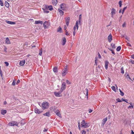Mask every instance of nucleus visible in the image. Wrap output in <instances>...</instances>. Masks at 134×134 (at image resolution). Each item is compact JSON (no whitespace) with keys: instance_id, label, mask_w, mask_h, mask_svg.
<instances>
[{"instance_id":"12","label":"nucleus","mask_w":134,"mask_h":134,"mask_svg":"<svg viewBox=\"0 0 134 134\" xmlns=\"http://www.w3.org/2000/svg\"><path fill=\"white\" fill-rule=\"evenodd\" d=\"M6 23H7L8 24H10L11 25H14L15 24V22L13 21H10L7 20H6Z\"/></svg>"},{"instance_id":"63","label":"nucleus","mask_w":134,"mask_h":134,"mask_svg":"<svg viewBox=\"0 0 134 134\" xmlns=\"http://www.w3.org/2000/svg\"><path fill=\"white\" fill-rule=\"evenodd\" d=\"M75 33H76L75 31H74L73 32V35L74 36H75Z\"/></svg>"},{"instance_id":"22","label":"nucleus","mask_w":134,"mask_h":134,"mask_svg":"<svg viewBox=\"0 0 134 134\" xmlns=\"http://www.w3.org/2000/svg\"><path fill=\"white\" fill-rule=\"evenodd\" d=\"M58 10L59 12L60 13V14H61V16H63L64 15V12L63 11H62V10H61L59 9H58Z\"/></svg>"},{"instance_id":"17","label":"nucleus","mask_w":134,"mask_h":134,"mask_svg":"<svg viewBox=\"0 0 134 134\" xmlns=\"http://www.w3.org/2000/svg\"><path fill=\"white\" fill-rule=\"evenodd\" d=\"M43 23V22L42 21H35V23L36 24H42Z\"/></svg>"},{"instance_id":"43","label":"nucleus","mask_w":134,"mask_h":134,"mask_svg":"<svg viewBox=\"0 0 134 134\" xmlns=\"http://www.w3.org/2000/svg\"><path fill=\"white\" fill-rule=\"evenodd\" d=\"M0 74L1 75V76H2V72L1 70V66H0Z\"/></svg>"},{"instance_id":"40","label":"nucleus","mask_w":134,"mask_h":134,"mask_svg":"<svg viewBox=\"0 0 134 134\" xmlns=\"http://www.w3.org/2000/svg\"><path fill=\"white\" fill-rule=\"evenodd\" d=\"M111 89L114 91L116 92L115 87L114 86H112L111 87Z\"/></svg>"},{"instance_id":"62","label":"nucleus","mask_w":134,"mask_h":134,"mask_svg":"<svg viewBox=\"0 0 134 134\" xmlns=\"http://www.w3.org/2000/svg\"><path fill=\"white\" fill-rule=\"evenodd\" d=\"M66 29H67V27H66V25H64V29L65 30H66Z\"/></svg>"},{"instance_id":"46","label":"nucleus","mask_w":134,"mask_h":134,"mask_svg":"<svg viewBox=\"0 0 134 134\" xmlns=\"http://www.w3.org/2000/svg\"><path fill=\"white\" fill-rule=\"evenodd\" d=\"M121 73L122 74H123L124 73V71L123 70V68L122 67L121 69Z\"/></svg>"},{"instance_id":"34","label":"nucleus","mask_w":134,"mask_h":134,"mask_svg":"<svg viewBox=\"0 0 134 134\" xmlns=\"http://www.w3.org/2000/svg\"><path fill=\"white\" fill-rule=\"evenodd\" d=\"M75 26V27H76L77 29L78 30L79 27V26L78 22L77 20L76 22V24Z\"/></svg>"},{"instance_id":"56","label":"nucleus","mask_w":134,"mask_h":134,"mask_svg":"<svg viewBox=\"0 0 134 134\" xmlns=\"http://www.w3.org/2000/svg\"><path fill=\"white\" fill-rule=\"evenodd\" d=\"M98 57L99 58H101V56L100 55L99 53V52H98Z\"/></svg>"},{"instance_id":"53","label":"nucleus","mask_w":134,"mask_h":134,"mask_svg":"<svg viewBox=\"0 0 134 134\" xmlns=\"http://www.w3.org/2000/svg\"><path fill=\"white\" fill-rule=\"evenodd\" d=\"M61 9H62V10H65L66 9V7H64L63 8H61Z\"/></svg>"},{"instance_id":"59","label":"nucleus","mask_w":134,"mask_h":134,"mask_svg":"<svg viewBox=\"0 0 134 134\" xmlns=\"http://www.w3.org/2000/svg\"><path fill=\"white\" fill-rule=\"evenodd\" d=\"M88 111L89 113H91L92 111V109H89L88 110Z\"/></svg>"},{"instance_id":"25","label":"nucleus","mask_w":134,"mask_h":134,"mask_svg":"<svg viewBox=\"0 0 134 134\" xmlns=\"http://www.w3.org/2000/svg\"><path fill=\"white\" fill-rule=\"evenodd\" d=\"M66 22H69L70 20V18L69 17H66L65 19Z\"/></svg>"},{"instance_id":"39","label":"nucleus","mask_w":134,"mask_h":134,"mask_svg":"<svg viewBox=\"0 0 134 134\" xmlns=\"http://www.w3.org/2000/svg\"><path fill=\"white\" fill-rule=\"evenodd\" d=\"M122 1H119V7H121V5H122Z\"/></svg>"},{"instance_id":"29","label":"nucleus","mask_w":134,"mask_h":134,"mask_svg":"<svg viewBox=\"0 0 134 134\" xmlns=\"http://www.w3.org/2000/svg\"><path fill=\"white\" fill-rule=\"evenodd\" d=\"M107 120V118H105L103 120V125L106 122Z\"/></svg>"},{"instance_id":"58","label":"nucleus","mask_w":134,"mask_h":134,"mask_svg":"<svg viewBox=\"0 0 134 134\" xmlns=\"http://www.w3.org/2000/svg\"><path fill=\"white\" fill-rule=\"evenodd\" d=\"M65 32H66L65 35H68L69 34L68 33V32L66 30Z\"/></svg>"},{"instance_id":"26","label":"nucleus","mask_w":134,"mask_h":134,"mask_svg":"<svg viewBox=\"0 0 134 134\" xmlns=\"http://www.w3.org/2000/svg\"><path fill=\"white\" fill-rule=\"evenodd\" d=\"M5 7L8 8L9 7V4L7 1H5Z\"/></svg>"},{"instance_id":"10","label":"nucleus","mask_w":134,"mask_h":134,"mask_svg":"<svg viewBox=\"0 0 134 134\" xmlns=\"http://www.w3.org/2000/svg\"><path fill=\"white\" fill-rule=\"evenodd\" d=\"M128 100L127 99H126V103H128ZM129 104H130V105H132V102H130ZM133 108V105H129L128 107V108Z\"/></svg>"},{"instance_id":"15","label":"nucleus","mask_w":134,"mask_h":134,"mask_svg":"<svg viewBox=\"0 0 134 134\" xmlns=\"http://www.w3.org/2000/svg\"><path fill=\"white\" fill-rule=\"evenodd\" d=\"M81 127H84L85 128V120H82V122H81Z\"/></svg>"},{"instance_id":"48","label":"nucleus","mask_w":134,"mask_h":134,"mask_svg":"<svg viewBox=\"0 0 134 134\" xmlns=\"http://www.w3.org/2000/svg\"><path fill=\"white\" fill-rule=\"evenodd\" d=\"M67 66L66 65V66L64 68V71H67Z\"/></svg>"},{"instance_id":"8","label":"nucleus","mask_w":134,"mask_h":134,"mask_svg":"<svg viewBox=\"0 0 134 134\" xmlns=\"http://www.w3.org/2000/svg\"><path fill=\"white\" fill-rule=\"evenodd\" d=\"M34 110L35 112L36 113H37L38 114H40L42 112V111L39 110L37 108H35Z\"/></svg>"},{"instance_id":"6","label":"nucleus","mask_w":134,"mask_h":134,"mask_svg":"<svg viewBox=\"0 0 134 134\" xmlns=\"http://www.w3.org/2000/svg\"><path fill=\"white\" fill-rule=\"evenodd\" d=\"M55 113L56 115L60 118H62V117L61 115L60 112L59 110H57L55 111Z\"/></svg>"},{"instance_id":"9","label":"nucleus","mask_w":134,"mask_h":134,"mask_svg":"<svg viewBox=\"0 0 134 134\" xmlns=\"http://www.w3.org/2000/svg\"><path fill=\"white\" fill-rule=\"evenodd\" d=\"M108 41L109 42H110L112 40V36L111 34H110L108 37Z\"/></svg>"},{"instance_id":"23","label":"nucleus","mask_w":134,"mask_h":134,"mask_svg":"<svg viewBox=\"0 0 134 134\" xmlns=\"http://www.w3.org/2000/svg\"><path fill=\"white\" fill-rule=\"evenodd\" d=\"M57 32H62V31L61 28L59 26L58 28V29L57 30Z\"/></svg>"},{"instance_id":"64","label":"nucleus","mask_w":134,"mask_h":134,"mask_svg":"<svg viewBox=\"0 0 134 134\" xmlns=\"http://www.w3.org/2000/svg\"><path fill=\"white\" fill-rule=\"evenodd\" d=\"M131 57L132 58L134 59V55H131Z\"/></svg>"},{"instance_id":"11","label":"nucleus","mask_w":134,"mask_h":134,"mask_svg":"<svg viewBox=\"0 0 134 134\" xmlns=\"http://www.w3.org/2000/svg\"><path fill=\"white\" fill-rule=\"evenodd\" d=\"M109 63L108 62L107 60H106L105 62V67L106 70H107L108 68V64Z\"/></svg>"},{"instance_id":"54","label":"nucleus","mask_w":134,"mask_h":134,"mask_svg":"<svg viewBox=\"0 0 134 134\" xmlns=\"http://www.w3.org/2000/svg\"><path fill=\"white\" fill-rule=\"evenodd\" d=\"M20 80L19 79H18L17 80V81L16 82V84L18 85V83H20Z\"/></svg>"},{"instance_id":"61","label":"nucleus","mask_w":134,"mask_h":134,"mask_svg":"<svg viewBox=\"0 0 134 134\" xmlns=\"http://www.w3.org/2000/svg\"><path fill=\"white\" fill-rule=\"evenodd\" d=\"M7 48H6V47H4V50L5 52H7Z\"/></svg>"},{"instance_id":"37","label":"nucleus","mask_w":134,"mask_h":134,"mask_svg":"<svg viewBox=\"0 0 134 134\" xmlns=\"http://www.w3.org/2000/svg\"><path fill=\"white\" fill-rule=\"evenodd\" d=\"M111 46L112 48H116L115 44L113 43H111Z\"/></svg>"},{"instance_id":"52","label":"nucleus","mask_w":134,"mask_h":134,"mask_svg":"<svg viewBox=\"0 0 134 134\" xmlns=\"http://www.w3.org/2000/svg\"><path fill=\"white\" fill-rule=\"evenodd\" d=\"M61 9H62V10H65L66 9V7H64L63 8H61Z\"/></svg>"},{"instance_id":"27","label":"nucleus","mask_w":134,"mask_h":134,"mask_svg":"<svg viewBox=\"0 0 134 134\" xmlns=\"http://www.w3.org/2000/svg\"><path fill=\"white\" fill-rule=\"evenodd\" d=\"M53 71L55 72H57L58 70V68L57 67H54L53 69Z\"/></svg>"},{"instance_id":"42","label":"nucleus","mask_w":134,"mask_h":134,"mask_svg":"<svg viewBox=\"0 0 134 134\" xmlns=\"http://www.w3.org/2000/svg\"><path fill=\"white\" fill-rule=\"evenodd\" d=\"M0 4L2 6L3 5V4L2 0H0Z\"/></svg>"},{"instance_id":"31","label":"nucleus","mask_w":134,"mask_h":134,"mask_svg":"<svg viewBox=\"0 0 134 134\" xmlns=\"http://www.w3.org/2000/svg\"><path fill=\"white\" fill-rule=\"evenodd\" d=\"M47 23H48V22L47 21H46L43 24V25L44 26V29H46L47 28V26L46 25H45V24H46Z\"/></svg>"},{"instance_id":"60","label":"nucleus","mask_w":134,"mask_h":134,"mask_svg":"<svg viewBox=\"0 0 134 134\" xmlns=\"http://www.w3.org/2000/svg\"><path fill=\"white\" fill-rule=\"evenodd\" d=\"M66 25L67 26H68L69 22H66Z\"/></svg>"},{"instance_id":"45","label":"nucleus","mask_w":134,"mask_h":134,"mask_svg":"<svg viewBox=\"0 0 134 134\" xmlns=\"http://www.w3.org/2000/svg\"><path fill=\"white\" fill-rule=\"evenodd\" d=\"M116 100L118 102H122L121 100H120L119 98H118L116 99Z\"/></svg>"},{"instance_id":"3","label":"nucleus","mask_w":134,"mask_h":134,"mask_svg":"<svg viewBox=\"0 0 134 134\" xmlns=\"http://www.w3.org/2000/svg\"><path fill=\"white\" fill-rule=\"evenodd\" d=\"M42 9L44 13H48L49 12V11H48V9L47 8V5H46L43 6Z\"/></svg>"},{"instance_id":"2","label":"nucleus","mask_w":134,"mask_h":134,"mask_svg":"<svg viewBox=\"0 0 134 134\" xmlns=\"http://www.w3.org/2000/svg\"><path fill=\"white\" fill-rule=\"evenodd\" d=\"M66 88V84L65 82H63L62 84L60 90L63 92Z\"/></svg>"},{"instance_id":"36","label":"nucleus","mask_w":134,"mask_h":134,"mask_svg":"<svg viewBox=\"0 0 134 134\" xmlns=\"http://www.w3.org/2000/svg\"><path fill=\"white\" fill-rule=\"evenodd\" d=\"M121 49V47L120 46H118L116 48V50L117 51H119Z\"/></svg>"},{"instance_id":"33","label":"nucleus","mask_w":134,"mask_h":134,"mask_svg":"<svg viewBox=\"0 0 134 134\" xmlns=\"http://www.w3.org/2000/svg\"><path fill=\"white\" fill-rule=\"evenodd\" d=\"M119 90L120 91V95L122 96H123L124 95V93L120 89H119Z\"/></svg>"},{"instance_id":"16","label":"nucleus","mask_w":134,"mask_h":134,"mask_svg":"<svg viewBox=\"0 0 134 134\" xmlns=\"http://www.w3.org/2000/svg\"><path fill=\"white\" fill-rule=\"evenodd\" d=\"M43 115L44 116H47L48 117L50 116L51 115L49 112H47L43 114Z\"/></svg>"},{"instance_id":"24","label":"nucleus","mask_w":134,"mask_h":134,"mask_svg":"<svg viewBox=\"0 0 134 134\" xmlns=\"http://www.w3.org/2000/svg\"><path fill=\"white\" fill-rule=\"evenodd\" d=\"M52 4L53 5H56L57 4V0H52Z\"/></svg>"},{"instance_id":"47","label":"nucleus","mask_w":134,"mask_h":134,"mask_svg":"<svg viewBox=\"0 0 134 134\" xmlns=\"http://www.w3.org/2000/svg\"><path fill=\"white\" fill-rule=\"evenodd\" d=\"M66 83L68 84L69 85L71 84V83L68 80H67L66 81Z\"/></svg>"},{"instance_id":"1","label":"nucleus","mask_w":134,"mask_h":134,"mask_svg":"<svg viewBox=\"0 0 134 134\" xmlns=\"http://www.w3.org/2000/svg\"><path fill=\"white\" fill-rule=\"evenodd\" d=\"M18 124L17 121H12L9 122L8 123V125L10 126H14V125L18 126Z\"/></svg>"},{"instance_id":"20","label":"nucleus","mask_w":134,"mask_h":134,"mask_svg":"<svg viewBox=\"0 0 134 134\" xmlns=\"http://www.w3.org/2000/svg\"><path fill=\"white\" fill-rule=\"evenodd\" d=\"M126 76V78H127V79L130 81V80H131L132 81H133V80H132V79H131V78L130 77V76H129L128 74H127Z\"/></svg>"},{"instance_id":"50","label":"nucleus","mask_w":134,"mask_h":134,"mask_svg":"<svg viewBox=\"0 0 134 134\" xmlns=\"http://www.w3.org/2000/svg\"><path fill=\"white\" fill-rule=\"evenodd\" d=\"M4 63L6 66H7L9 65V64L8 62H4Z\"/></svg>"},{"instance_id":"57","label":"nucleus","mask_w":134,"mask_h":134,"mask_svg":"<svg viewBox=\"0 0 134 134\" xmlns=\"http://www.w3.org/2000/svg\"><path fill=\"white\" fill-rule=\"evenodd\" d=\"M126 25V22H125L122 25V26L123 27H124Z\"/></svg>"},{"instance_id":"38","label":"nucleus","mask_w":134,"mask_h":134,"mask_svg":"<svg viewBox=\"0 0 134 134\" xmlns=\"http://www.w3.org/2000/svg\"><path fill=\"white\" fill-rule=\"evenodd\" d=\"M42 52V48H41V49H40V50L39 55H41Z\"/></svg>"},{"instance_id":"41","label":"nucleus","mask_w":134,"mask_h":134,"mask_svg":"<svg viewBox=\"0 0 134 134\" xmlns=\"http://www.w3.org/2000/svg\"><path fill=\"white\" fill-rule=\"evenodd\" d=\"M16 80L15 79L13 81V82L12 83V85H13V86H14L15 85V83H16Z\"/></svg>"},{"instance_id":"4","label":"nucleus","mask_w":134,"mask_h":134,"mask_svg":"<svg viewBox=\"0 0 134 134\" xmlns=\"http://www.w3.org/2000/svg\"><path fill=\"white\" fill-rule=\"evenodd\" d=\"M62 92L60 90L58 92H54V94L55 96L56 97H60L62 96V95L61 94V93Z\"/></svg>"},{"instance_id":"51","label":"nucleus","mask_w":134,"mask_h":134,"mask_svg":"<svg viewBox=\"0 0 134 134\" xmlns=\"http://www.w3.org/2000/svg\"><path fill=\"white\" fill-rule=\"evenodd\" d=\"M126 43H127V44H126V45L128 46H130V47H131V44L129 42H127L126 41Z\"/></svg>"},{"instance_id":"19","label":"nucleus","mask_w":134,"mask_h":134,"mask_svg":"<svg viewBox=\"0 0 134 134\" xmlns=\"http://www.w3.org/2000/svg\"><path fill=\"white\" fill-rule=\"evenodd\" d=\"M66 5L64 3H62L60 5V8H64V7H66Z\"/></svg>"},{"instance_id":"21","label":"nucleus","mask_w":134,"mask_h":134,"mask_svg":"<svg viewBox=\"0 0 134 134\" xmlns=\"http://www.w3.org/2000/svg\"><path fill=\"white\" fill-rule=\"evenodd\" d=\"M7 111L5 110H1V113L2 115H4L7 113Z\"/></svg>"},{"instance_id":"49","label":"nucleus","mask_w":134,"mask_h":134,"mask_svg":"<svg viewBox=\"0 0 134 134\" xmlns=\"http://www.w3.org/2000/svg\"><path fill=\"white\" fill-rule=\"evenodd\" d=\"M86 132L84 130H82V134H86Z\"/></svg>"},{"instance_id":"35","label":"nucleus","mask_w":134,"mask_h":134,"mask_svg":"<svg viewBox=\"0 0 134 134\" xmlns=\"http://www.w3.org/2000/svg\"><path fill=\"white\" fill-rule=\"evenodd\" d=\"M86 92V96L87 97V98H88V89L86 88L85 89Z\"/></svg>"},{"instance_id":"28","label":"nucleus","mask_w":134,"mask_h":134,"mask_svg":"<svg viewBox=\"0 0 134 134\" xmlns=\"http://www.w3.org/2000/svg\"><path fill=\"white\" fill-rule=\"evenodd\" d=\"M5 41H6V43L7 44H9L10 43L9 40V39L8 38V37H7L6 38V40H5Z\"/></svg>"},{"instance_id":"44","label":"nucleus","mask_w":134,"mask_h":134,"mask_svg":"<svg viewBox=\"0 0 134 134\" xmlns=\"http://www.w3.org/2000/svg\"><path fill=\"white\" fill-rule=\"evenodd\" d=\"M80 121H78V126L79 130H80Z\"/></svg>"},{"instance_id":"13","label":"nucleus","mask_w":134,"mask_h":134,"mask_svg":"<svg viewBox=\"0 0 134 134\" xmlns=\"http://www.w3.org/2000/svg\"><path fill=\"white\" fill-rule=\"evenodd\" d=\"M25 60H24L23 61H21L19 63V65L21 66H23L24 65L25 63Z\"/></svg>"},{"instance_id":"7","label":"nucleus","mask_w":134,"mask_h":134,"mask_svg":"<svg viewBox=\"0 0 134 134\" xmlns=\"http://www.w3.org/2000/svg\"><path fill=\"white\" fill-rule=\"evenodd\" d=\"M115 12L116 10L114 8L112 9L111 10V17L113 18V15L115 14Z\"/></svg>"},{"instance_id":"5","label":"nucleus","mask_w":134,"mask_h":134,"mask_svg":"<svg viewBox=\"0 0 134 134\" xmlns=\"http://www.w3.org/2000/svg\"><path fill=\"white\" fill-rule=\"evenodd\" d=\"M42 106L44 109H46L48 107V103L47 102H43L42 104Z\"/></svg>"},{"instance_id":"18","label":"nucleus","mask_w":134,"mask_h":134,"mask_svg":"<svg viewBox=\"0 0 134 134\" xmlns=\"http://www.w3.org/2000/svg\"><path fill=\"white\" fill-rule=\"evenodd\" d=\"M47 9H48L49 8V10L50 11L52 10L53 9V7L52 5H50L48 6V5H47Z\"/></svg>"},{"instance_id":"14","label":"nucleus","mask_w":134,"mask_h":134,"mask_svg":"<svg viewBox=\"0 0 134 134\" xmlns=\"http://www.w3.org/2000/svg\"><path fill=\"white\" fill-rule=\"evenodd\" d=\"M66 42V40L65 38V37H63L62 38V45L63 46L65 44Z\"/></svg>"},{"instance_id":"30","label":"nucleus","mask_w":134,"mask_h":134,"mask_svg":"<svg viewBox=\"0 0 134 134\" xmlns=\"http://www.w3.org/2000/svg\"><path fill=\"white\" fill-rule=\"evenodd\" d=\"M67 72H66V71H63V72H62V76H65V75L67 73Z\"/></svg>"},{"instance_id":"32","label":"nucleus","mask_w":134,"mask_h":134,"mask_svg":"<svg viewBox=\"0 0 134 134\" xmlns=\"http://www.w3.org/2000/svg\"><path fill=\"white\" fill-rule=\"evenodd\" d=\"M89 122H85V128H87L89 126Z\"/></svg>"},{"instance_id":"55","label":"nucleus","mask_w":134,"mask_h":134,"mask_svg":"<svg viewBox=\"0 0 134 134\" xmlns=\"http://www.w3.org/2000/svg\"><path fill=\"white\" fill-rule=\"evenodd\" d=\"M126 9V7H125L122 10V14H123L125 10Z\"/></svg>"}]
</instances>
